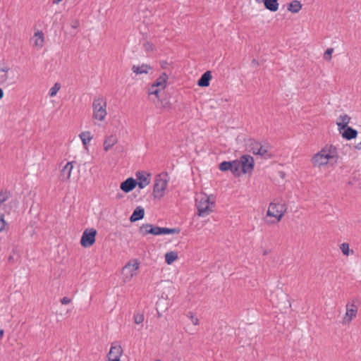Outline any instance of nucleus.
<instances>
[{
  "label": "nucleus",
  "mask_w": 361,
  "mask_h": 361,
  "mask_svg": "<svg viewBox=\"0 0 361 361\" xmlns=\"http://www.w3.org/2000/svg\"><path fill=\"white\" fill-rule=\"evenodd\" d=\"M336 150L332 146L323 147L311 158V163L314 167L321 168L329 164L333 160L336 162Z\"/></svg>",
  "instance_id": "1"
},
{
  "label": "nucleus",
  "mask_w": 361,
  "mask_h": 361,
  "mask_svg": "<svg viewBox=\"0 0 361 361\" xmlns=\"http://www.w3.org/2000/svg\"><path fill=\"white\" fill-rule=\"evenodd\" d=\"M214 202L211 201L210 197L205 193H200L196 195L195 206L199 216L205 217L212 211Z\"/></svg>",
  "instance_id": "2"
},
{
  "label": "nucleus",
  "mask_w": 361,
  "mask_h": 361,
  "mask_svg": "<svg viewBox=\"0 0 361 361\" xmlns=\"http://www.w3.org/2000/svg\"><path fill=\"white\" fill-rule=\"evenodd\" d=\"M107 102L103 97L94 99L92 102V119L99 121H104L107 116Z\"/></svg>",
  "instance_id": "3"
},
{
  "label": "nucleus",
  "mask_w": 361,
  "mask_h": 361,
  "mask_svg": "<svg viewBox=\"0 0 361 361\" xmlns=\"http://www.w3.org/2000/svg\"><path fill=\"white\" fill-rule=\"evenodd\" d=\"M287 211L286 205L281 202H271L269 204L267 212V216L274 218V220L269 224H275L279 222Z\"/></svg>",
  "instance_id": "4"
},
{
  "label": "nucleus",
  "mask_w": 361,
  "mask_h": 361,
  "mask_svg": "<svg viewBox=\"0 0 361 361\" xmlns=\"http://www.w3.org/2000/svg\"><path fill=\"white\" fill-rule=\"evenodd\" d=\"M169 181V177L167 173H160L156 177L153 188L155 197L160 198L164 195Z\"/></svg>",
  "instance_id": "5"
},
{
  "label": "nucleus",
  "mask_w": 361,
  "mask_h": 361,
  "mask_svg": "<svg viewBox=\"0 0 361 361\" xmlns=\"http://www.w3.org/2000/svg\"><path fill=\"white\" fill-rule=\"evenodd\" d=\"M140 264L137 260H132L127 263L122 270L123 281L129 282L135 276L137 275Z\"/></svg>",
  "instance_id": "6"
},
{
  "label": "nucleus",
  "mask_w": 361,
  "mask_h": 361,
  "mask_svg": "<svg viewBox=\"0 0 361 361\" xmlns=\"http://www.w3.org/2000/svg\"><path fill=\"white\" fill-rule=\"evenodd\" d=\"M97 230L94 228L85 229L80 238V244L83 247H90L95 243Z\"/></svg>",
  "instance_id": "7"
},
{
  "label": "nucleus",
  "mask_w": 361,
  "mask_h": 361,
  "mask_svg": "<svg viewBox=\"0 0 361 361\" xmlns=\"http://www.w3.org/2000/svg\"><path fill=\"white\" fill-rule=\"evenodd\" d=\"M137 185L140 189L145 188L150 183L151 174L147 171H138L135 173Z\"/></svg>",
  "instance_id": "8"
},
{
  "label": "nucleus",
  "mask_w": 361,
  "mask_h": 361,
  "mask_svg": "<svg viewBox=\"0 0 361 361\" xmlns=\"http://www.w3.org/2000/svg\"><path fill=\"white\" fill-rule=\"evenodd\" d=\"M239 160L241 166H243V172L244 174L252 171L255 165V160L252 156L249 154H244Z\"/></svg>",
  "instance_id": "9"
},
{
  "label": "nucleus",
  "mask_w": 361,
  "mask_h": 361,
  "mask_svg": "<svg viewBox=\"0 0 361 361\" xmlns=\"http://www.w3.org/2000/svg\"><path fill=\"white\" fill-rule=\"evenodd\" d=\"M75 161H68L60 171V179L63 182L70 180Z\"/></svg>",
  "instance_id": "10"
},
{
  "label": "nucleus",
  "mask_w": 361,
  "mask_h": 361,
  "mask_svg": "<svg viewBox=\"0 0 361 361\" xmlns=\"http://www.w3.org/2000/svg\"><path fill=\"white\" fill-rule=\"evenodd\" d=\"M357 313V307L353 303L346 305V312L343 319V324H349Z\"/></svg>",
  "instance_id": "11"
},
{
  "label": "nucleus",
  "mask_w": 361,
  "mask_h": 361,
  "mask_svg": "<svg viewBox=\"0 0 361 361\" xmlns=\"http://www.w3.org/2000/svg\"><path fill=\"white\" fill-rule=\"evenodd\" d=\"M30 42L32 44L33 47H36L37 49H42L44 44V35L43 32L42 30L36 31L31 37Z\"/></svg>",
  "instance_id": "12"
},
{
  "label": "nucleus",
  "mask_w": 361,
  "mask_h": 361,
  "mask_svg": "<svg viewBox=\"0 0 361 361\" xmlns=\"http://www.w3.org/2000/svg\"><path fill=\"white\" fill-rule=\"evenodd\" d=\"M160 231L161 227L153 226L150 224H143L140 228V231L143 235H146L147 234L160 235Z\"/></svg>",
  "instance_id": "13"
},
{
  "label": "nucleus",
  "mask_w": 361,
  "mask_h": 361,
  "mask_svg": "<svg viewBox=\"0 0 361 361\" xmlns=\"http://www.w3.org/2000/svg\"><path fill=\"white\" fill-rule=\"evenodd\" d=\"M123 353L122 348L118 344H112L108 355L109 360H120Z\"/></svg>",
  "instance_id": "14"
},
{
  "label": "nucleus",
  "mask_w": 361,
  "mask_h": 361,
  "mask_svg": "<svg viewBox=\"0 0 361 361\" xmlns=\"http://www.w3.org/2000/svg\"><path fill=\"white\" fill-rule=\"evenodd\" d=\"M137 185V181L133 178H128L125 181L121 183L120 188L124 192H130Z\"/></svg>",
  "instance_id": "15"
},
{
  "label": "nucleus",
  "mask_w": 361,
  "mask_h": 361,
  "mask_svg": "<svg viewBox=\"0 0 361 361\" xmlns=\"http://www.w3.org/2000/svg\"><path fill=\"white\" fill-rule=\"evenodd\" d=\"M118 141L117 137L115 135H110L106 136L104 140L103 147L105 152L110 150Z\"/></svg>",
  "instance_id": "16"
},
{
  "label": "nucleus",
  "mask_w": 361,
  "mask_h": 361,
  "mask_svg": "<svg viewBox=\"0 0 361 361\" xmlns=\"http://www.w3.org/2000/svg\"><path fill=\"white\" fill-rule=\"evenodd\" d=\"M10 68L8 66H0V85L8 83Z\"/></svg>",
  "instance_id": "17"
},
{
  "label": "nucleus",
  "mask_w": 361,
  "mask_h": 361,
  "mask_svg": "<svg viewBox=\"0 0 361 361\" xmlns=\"http://www.w3.org/2000/svg\"><path fill=\"white\" fill-rule=\"evenodd\" d=\"M264 159H270L272 157L271 153L269 150V146L267 144H262L259 146V149L257 151V154Z\"/></svg>",
  "instance_id": "18"
},
{
  "label": "nucleus",
  "mask_w": 361,
  "mask_h": 361,
  "mask_svg": "<svg viewBox=\"0 0 361 361\" xmlns=\"http://www.w3.org/2000/svg\"><path fill=\"white\" fill-rule=\"evenodd\" d=\"M350 121V117L348 115L345 114L340 115L338 117V121L336 123L338 127V130L341 131V130H344L346 127H348Z\"/></svg>",
  "instance_id": "19"
},
{
  "label": "nucleus",
  "mask_w": 361,
  "mask_h": 361,
  "mask_svg": "<svg viewBox=\"0 0 361 361\" xmlns=\"http://www.w3.org/2000/svg\"><path fill=\"white\" fill-rule=\"evenodd\" d=\"M212 79V74L210 71H206L203 73L201 78L199 79L197 82V85L200 87H206L209 85V82Z\"/></svg>",
  "instance_id": "20"
},
{
  "label": "nucleus",
  "mask_w": 361,
  "mask_h": 361,
  "mask_svg": "<svg viewBox=\"0 0 361 361\" xmlns=\"http://www.w3.org/2000/svg\"><path fill=\"white\" fill-rule=\"evenodd\" d=\"M145 215V211L144 209L141 207H137L136 209L133 211L132 215L130 217V220L131 222H135L138 220L142 219L144 217Z\"/></svg>",
  "instance_id": "21"
},
{
  "label": "nucleus",
  "mask_w": 361,
  "mask_h": 361,
  "mask_svg": "<svg viewBox=\"0 0 361 361\" xmlns=\"http://www.w3.org/2000/svg\"><path fill=\"white\" fill-rule=\"evenodd\" d=\"M231 172L235 176H240L243 173V166L239 159L232 161Z\"/></svg>",
  "instance_id": "22"
},
{
  "label": "nucleus",
  "mask_w": 361,
  "mask_h": 361,
  "mask_svg": "<svg viewBox=\"0 0 361 361\" xmlns=\"http://www.w3.org/2000/svg\"><path fill=\"white\" fill-rule=\"evenodd\" d=\"M149 70H151V67L145 63H142V65H133L132 67L133 72L136 74L147 73Z\"/></svg>",
  "instance_id": "23"
},
{
  "label": "nucleus",
  "mask_w": 361,
  "mask_h": 361,
  "mask_svg": "<svg viewBox=\"0 0 361 361\" xmlns=\"http://www.w3.org/2000/svg\"><path fill=\"white\" fill-rule=\"evenodd\" d=\"M168 75L166 73H163L153 83L154 86L159 87V90H164L166 86Z\"/></svg>",
  "instance_id": "24"
},
{
  "label": "nucleus",
  "mask_w": 361,
  "mask_h": 361,
  "mask_svg": "<svg viewBox=\"0 0 361 361\" xmlns=\"http://www.w3.org/2000/svg\"><path fill=\"white\" fill-rule=\"evenodd\" d=\"M344 130H345L342 133V136L343 138H345L348 140L354 139L357 135V131L351 127H346Z\"/></svg>",
  "instance_id": "25"
},
{
  "label": "nucleus",
  "mask_w": 361,
  "mask_h": 361,
  "mask_svg": "<svg viewBox=\"0 0 361 361\" xmlns=\"http://www.w3.org/2000/svg\"><path fill=\"white\" fill-rule=\"evenodd\" d=\"M264 7L271 11L275 12L279 9V2L278 0H264Z\"/></svg>",
  "instance_id": "26"
},
{
  "label": "nucleus",
  "mask_w": 361,
  "mask_h": 361,
  "mask_svg": "<svg viewBox=\"0 0 361 361\" xmlns=\"http://www.w3.org/2000/svg\"><path fill=\"white\" fill-rule=\"evenodd\" d=\"M79 137L85 147H87L93 138L90 131H82L80 133Z\"/></svg>",
  "instance_id": "27"
},
{
  "label": "nucleus",
  "mask_w": 361,
  "mask_h": 361,
  "mask_svg": "<svg viewBox=\"0 0 361 361\" xmlns=\"http://www.w3.org/2000/svg\"><path fill=\"white\" fill-rule=\"evenodd\" d=\"M302 8V4L300 1L298 0H293L291 1L288 7V10L292 13H298Z\"/></svg>",
  "instance_id": "28"
},
{
  "label": "nucleus",
  "mask_w": 361,
  "mask_h": 361,
  "mask_svg": "<svg viewBox=\"0 0 361 361\" xmlns=\"http://www.w3.org/2000/svg\"><path fill=\"white\" fill-rule=\"evenodd\" d=\"M178 259V255L175 252H168L165 254V261L167 264H171Z\"/></svg>",
  "instance_id": "29"
},
{
  "label": "nucleus",
  "mask_w": 361,
  "mask_h": 361,
  "mask_svg": "<svg viewBox=\"0 0 361 361\" xmlns=\"http://www.w3.org/2000/svg\"><path fill=\"white\" fill-rule=\"evenodd\" d=\"M160 231V235L178 234L180 233V229L178 228H169L161 227Z\"/></svg>",
  "instance_id": "30"
},
{
  "label": "nucleus",
  "mask_w": 361,
  "mask_h": 361,
  "mask_svg": "<svg viewBox=\"0 0 361 361\" xmlns=\"http://www.w3.org/2000/svg\"><path fill=\"white\" fill-rule=\"evenodd\" d=\"M340 249H341L342 253L345 256H348V255H350V253L351 254L353 253V250H350L349 244L347 243H342L340 245Z\"/></svg>",
  "instance_id": "31"
},
{
  "label": "nucleus",
  "mask_w": 361,
  "mask_h": 361,
  "mask_svg": "<svg viewBox=\"0 0 361 361\" xmlns=\"http://www.w3.org/2000/svg\"><path fill=\"white\" fill-rule=\"evenodd\" d=\"M219 168L221 171H231L232 161H224L219 164Z\"/></svg>",
  "instance_id": "32"
},
{
  "label": "nucleus",
  "mask_w": 361,
  "mask_h": 361,
  "mask_svg": "<svg viewBox=\"0 0 361 361\" xmlns=\"http://www.w3.org/2000/svg\"><path fill=\"white\" fill-rule=\"evenodd\" d=\"M145 317L142 313L139 312H135L133 314V321L136 324H142L144 321Z\"/></svg>",
  "instance_id": "33"
},
{
  "label": "nucleus",
  "mask_w": 361,
  "mask_h": 361,
  "mask_svg": "<svg viewBox=\"0 0 361 361\" xmlns=\"http://www.w3.org/2000/svg\"><path fill=\"white\" fill-rule=\"evenodd\" d=\"M61 88V85L56 82L49 90V94L50 97H54Z\"/></svg>",
  "instance_id": "34"
},
{
  "label": "nucleus",
  "mask_w": 361,
  "mask_h": 361,
  "mask_svg": "<svg viewBox=\"0 0 361 361\" xmlns=\"http://www.w3.org/2000/svg\"><path fill=\"white\" fill-rule=\"evenodd\" d=\"M8 229V226L4 219V215H0V233Z\"/></svg>",
  "instance_id": "35"
},
{
  "label": "nucleus",
  "mask_w": 361,
  "mask_h": 361,
  "mask_svg": "<svg viewBox=\"0 0 361 361\" xmlns=\"http://www.w3.org/2000/svg\"><path fill=\"white\" fill-rule=\"evenodd\" d=\"M161 90H159V87L154 86V85L152 84L148 90V93H149V94H153V95H156L157 97H158L159 92Z\"/></svg>",
  "instance_id": "36"
},
{
  "label": "nucleus",
  "mask_w": 361,
  "mask_h": 361,
  "mask_svg": "<svg viewBox=\"0 0 361 361\" xmlns=\"http://www.w3.org/2000/svg\"><path fill=\"white\" fill-rule=\"evenodd\" d=\"M187 317L191 320L192 323L194 325L197 326L199 324L198 318L197 317H195V315L192 312H188L187 314Z\"/></svg>",
  "instance_id": "37"
},
{
  "label": "nucleus",
  "mask_w": 361,
  "mask_h": 361,
  "mask_svg": "<svg viewBox=\"0 0 361 361\" xmlns=\"http://www.w3.org/2000/svg\"><path fill=\"white\" fill-rule=\"evenodd\" d=\"M261 142H254L250 145V151L254 154H257V151L259 149Z\"/></svg>",
  "instance_id": "38"
},
{
  "label": "nucleus",
  "mask_w": 361,
  "mask_h": 361,
  "mask_svg": "<svg viewBox=\"0 0 361 361\" xmlns=\"http://www.w3.org/2000/svg\"><path fill=\"white\" fill-rule=\"evenodd\" d=\"M333 48H329L326 49L324 54V58L325 60L330 61L331 59V54L333 53Z\"/></svg>",
  "instance_id": "39"
},
{
  "label": "nucleus",
  "mask_w": 361,
  "mask_h": 361,
  "mask_svg": "<svg viewBox=\"0 0 361 361\" xmlns=\"http://www.w3.org/2000/svg\"><path fill=\"white\" fill-rule=\"evenodd\" d=\"M8 199V195L6 192H0V205L6 202Z\"/></svg>",
  "instance_id": "40"
},
{
  "label": "nucleus",
  "mask_w": 361,
  "mask_h": 361,
  "mask_svg": "<svg viewBox=\"0 0 361 361\" xmlns=\"http://www.w3.org/2000/svg\"><path fill=\"white\" fill-rule=\"evenodd\" d=\"M71 302V298H69L68 297H63V298L61 299V302L62 305H68Z\"/></svg>",
  "instance_id": "41"
},
{
  "label": "nucleus",
  "mask_w": 361,
  "mask_h": 361,
  "mask_svg": "<svg viewBox=\"0 0 361 361\" xmlns=\"http://www.w3.org/2000/svg\"><path fill=\"white\" fill-rule=\"evenodd\" d=\"M79 25H80L79 21L75 20V21L73 22V23L71 24V27L73 29H76L79 27Z\"/></svg>",
  "instance_id": "42"
},
{
  "label": "nucleus",
  "mask_w": 361,
  "mask_h": 361,
  "mask_svg": "<svg viewBox=\"0 0 361 361\" xmlns=\"http://www.w3.org/2000/svg\"><path fill=\"white\" fill-rule=\"evenodd\" d=\"M4 91L0 87V99L3 98L4 97Z\"/></svg>",
  "instance_id": "43"
},
{
  "label": "nucleus",
  "mask_w": 361,
  "mask_h": 361,
  "mask_svg": "<svg viewBox=\"0 0 361 361\" xmlns=\"http://www.w3.org/2000/svg\"><path fill=\"white\" fill-rule=\"evenodd\" d=\"M62 0H53V4H58L59 2H61Z\"/></svg>",
  "instance_id": "44"
},
{
  "label": "nucleus",
  "mask_w": 361,
  "mask_h": 361,
  "mask_svg": "<svg viewBox=\"0 0 361 361\" xmlns=\"http://www.w3.org/2000/svg\"><path fill=\"white\" fill-rule=\"evenodd\" d=\"M4 331L3 329L0 330V338H1L4 336Z\"/></svg>",
  "instance_id": "45"
},
{
  "label": "nucleus",
  "mask_w": 361,
  "mask_h": 361,
  "mask_svg": "<svg viewBox=\"0 0 361 361\" xmlns=\"http://www.w3.org/2000/svg\"><path fill=\"white\" fill-rule=\"evenodd\" d=\"M252 63H255V64H258V62L256 59H253L252 60Z\"/></svg>",
  "instance_id": "46"
},
{
  "label": "nucleus",
  "mask_w": 361,
  "mask_h": 361,
  "mask_svg": "<svg viewBox=\"0 0 361 361\" xmlns=\"http://www.w3.org/2000/svg\"><path fill=\"white\" fill-rule=\"evenodd\" d=\"M13 256H10V257H8V261H10V262H11V261H13Z\"/></svg>",
  "instance_id": "47"
},
{
  "label": "nucleus",
  "mask_w": 361,
  "mask_h": 361,
  "mask_svg": "<svg viewBox=\"0 0 361 361\" xmlns=\"http://www.w3.org/2000/svg\"><path fill=\"white\" fill-rule=\"evenodd\" d=\"M258 3L264 2V0H255Z\"/></svg>",
  "instance_id": "48"
},
{
  "label": "nucleus",
  "mask_w": 361,
  "mask_h": 361,
  "mask_svg": "<svg viewBox=\"0 0 361 361\" xmlns=\"http://www.w3.org/2000/svg\"><path fill=\"white\" fill-rule=\"evenodd\" d=\"M109 361H121V360H109Z\"/></svg>",
  "instance_id": "49"
}]
</instances>
